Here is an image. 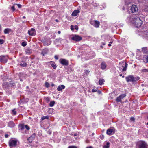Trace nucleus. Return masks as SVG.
<instances>
[{
    "label": "nucleus",
    "instance_id": "f257e3e1",
    "mask_svg": "<svg viewBox=\"0 0 148 148\" xmlns=\"http://www.w3.org/2000/svg\"><path fill=\"white\" fill-rule=\"evenodd\" d=\"M133 23L134 24L136 27H140L143 23L142 20L138 17H135L133 19Z\"/></svg>",
    "mask_w": 148,
    "mask_h": 148
},
{
    "label": "nucleus",
    "instance_id": "f03ea898",
    "mask_svg": "<svg viewBox=\"0 0 148 148\" xmlns=\"http://www.w3.org/2000/svg\"><path fill=\"white\" fill-rule=\"evenodd\" d=\"M139 79V77H135L132 75H129L126 77V81L127 82H132V83H135V82Z\"/></svg>",
    "mask_w": 148,
    "mask_h": 148
},
{
    "label": "nucleus",
    "instance_id": "7ed1b4c3",
    "mask_svg": "<svg viewBox=\"0 0 148 148\" xmlns=\"http://www.w3.org/2000/svg\"><path fill=\"white\" fill-rule=\"evenodd\" d=\"M137 148H148L147 145L144 141L139 142L137 145Z\"/></svg>",
    "mask_w": 148,
    "mask_h": 148
},
{
    "label": "nucleus",
    "instance_id": "20e7f679",
    "mask_svg": "<svg viewBox=\"0 0 148 148\" xmlns=\"http://www.w3.org/2000/svg\"><path fill=\"white\" fill-rule=\"evenodd\" d=\"M125 67H124V64H125V63L124 62H120L119 63V68H120L122 69V68L123 67V69L122 70V71H126L127 69V66H128V64L126 62H125Z\"/></svg>",
    "mask_w": 148,
    "mask_h": 148
},
{
    "label": "nucleus",
    "instance_id": "39448f33",
    "mask_svg": "<svg viewBox=\"0 0 148 148\" xmlns=\"http://www.w3.org/2000/svg\"><path fill=\"white\" fill-rule=\"evenodd\" d=\"M71 39L75 41H79L82 39V38L79 35H75L71 37Z\"/></svg>",
    "mask_w": 148,
    "mask_h": 148
},
{
    "label": "nucleus",
    "instance_id": "423d86ee",
    "mask_svg": "<svg viewBox=\"0 0 148 148\" xmlns=\"http://www.w3.org/2000/svg\"><path fill=\"white\" fill-rule=\"evenodd\" d=\"M7 56H0V62L3 63H5L7 62Z\"/></svg>",
    "mask_w": 148,
    "mask_h": 148
},
{
    "label": "nucleus",
    "instance_id": "0eeeda50",
    "mask_svg": "<svg viewBox=\"0 0 148 148\" xmlns=\"http://www.w3.org/2000/svg\"><path fill=\"white\" fill-rule=\"evenodd\" d=\"M115 133V129L113 128H110L107 131V134L108 135H111Z\"/></svg>",
    "mask_w": 148,
    "mask_h": 148
},
{
    "label": "nucleus",
    "instance_id": "6e6552de",
    "mask_svg": "<svg viewBox=\"0 0 148 148\" xmlns=\"http://www.w3.org/2000/svg\"><path fill=\"white\" fill-rule=\"evenodd\" d=\"M17 141L16 140H10L9 142V145L10 147H15L17 144Z\"/></svg>",
    "mask_w": 148,
    "mask_h": 148
},
{
    "label": "nucleus",
    "instance_id": "1a4fd4ad",
    "mask_svg": "<svg viewBox=\"0 0 148 148\" xmlns=\"http://www.w3.org/2000/svg\"><path fill=\"white\" fill-rule=\"evenodd\" d=\"M130 10L131 12L132 13H134L136 11H138V8L136 6L134 5H132Z\"/></svg>",
    "mask_w": 148,
    "mask_h": 148
},
{
    "label": "nucleus",
    "instance_id": "9d476101",
    "mask_svg": "<svg viewBox=\"0 0 148 148\" xmlns=\"http://www.w3.org/2000/svg\"><path fill=\"white\" fill-rule=\"evenodd\" d=\"M126 95L125 94H123L120 95L119 97H117L116 99V101L117 102H121V100L123 98H124L126 96Z\"/></svg>",
    "mask_w": 148,
    "mask_h": 148
},
{
    "label": "nucleus",
    "instance_id": "9b49d317",
    "mask_svg": "<svg viewBox=\"0 0 148 148\" xmlns=\"http://www.w3.org/2000/svg\"><path fill=\"white\" fill-rule=\"evenodd\" d=\"M60 63L64 65H67L68 64V61L64 59H61L60 60Z\"/></svg>",
    "mask_w": 148,
    "mask_h": 148
},
{
    "label": "nucleus",
    "instance_id": "f8f14e48",
    "mask_svg": "<svg viewBox=\"0 0 148 148\" xmlns=\"http://www.w3.org/2000/svg\"><path fill=\"white\" fill-rule=\"evenodd\" d=\"M29 34L31 36H34L35 35V29L34 28H32L31 30L28 31Z\"/></svg>",
    "mask_w": 148,
    "mask_h": 148
},
{
    "label": "nucleus",
    "instance_id": "ddd939ff",
    "mask_svg": "<svg viewBox=\"0 0 148 148\" xmlns=\"http://www.w3.org/2000/svg\"><path fill=\"white\" fill-rule=\"evenodd\" d=\"M35 136V134L33 133L31 136L27 140L30 142H31L32 141V140L34 139Z\"/></svg>",
    "mask_w": 148,
    "mask_h": 148
},
{
    "label": "nucleus",
    "instance_id": "4468645a",
    "mask_svg": "<svg viewBox=\"0 0 148 148\" xmlns=\"http://www.w3.org/2000/svg\"><path fill=\"white\" fill-rule=\"evenodd\" d=\"M8 125L10 127L12 128L14 127L15 125L13 121H11L8 123Z\"/></svg>",
    "mask_w": 148,
    "mask_h": 148
},
{
    "label": "nucleus",
    "instance_id": "2eb2a0df",
    "mask_svg": "<svg viewBox=\"0 0 148 148\" xmlns=\"http://www.w3.org/2000/svg\"><path fill=\"white\" fill-rule=\"evenodd\" d=\"M101 68L102 70H104L106 69V64L104 62H102L101 64Z\"/></svg>",
    "mask_w": 148,
    "mask_h": 148
},
{
    "label": "nucleus",
    "instance_id": "dca6fc26",
    "mask_svg": "<svg viewBox=\"0 0 148 148\" xmlns=\"http://www.w3.org/2000/svg\"><path fill=\"white\" fill-rule=\"evenodd\" d=\"M79 12V11L78 10H74L72 13V15L73 16H76L78 13Z\"/></svg>",
    "mask_w": 148,
    "mask_h": 148
},
{
    "label": "nucleus",
    "instance_id": "f3484780",
    "mask_svg": "<svg viewBox=\"0 0 148 148\" xmlns=\"http://www.w3.org/2000/svg\"><path fill=\"white\" fill-rule=\"evenodd\" d=\"M48 51V49H47L45 48L42 50L41 53L44 56L45 54H47Z\"/></svg>",
    "mask_w": 148,
    "mask_h": 148
},
{
    "label": "nucleus",
    "instance_id": "a211bd4d",
    "mask_svg": "<svg viewBox=\"0 0 148 148\" xmlns=\"http://www.w3.org/2000/svg\"><path fill=\"white\" fill-rule=\"evenodd\" d=\"M65 88V86L64 85H61L60 86H59L57 88V90L58 91H62V89H64Z\"/></svg>",
    "mask_w": 148,
    "mask_h": 148
},
{
    "label": "nucleus",
    "instance_id": "6ab92c4d",
    "mask_svg": "<svg viewBox=\"0 0 148 148\" xmlns=\"http://www.w3.org/2000/svg\"><path fill=\"white\" fill-rule=\"evenodd\" d=\"M100 23L97 21H95L94 26L96 27H98L99 26Z\"/></svg>",
    "mask_w": 148,
    "mask_h": 148
},
{
    "label": "nucleus",
    "instance_id": "aec40b11",
    "mask_svg": "<svg viewBox=\"0 0 148 148\" xmlns=\"http://www.w3.org/2000/svg\"><path fill=\"white\" fill-rule=\"evenodd\" d=\"M25 128L27 130H28L29 129V127L27 125H22L21 126V130H22Z\"/></svg>",
    "mask_w": 148,
    "mask_h": 148
},
{
    "label": "nucleus",
    "instance_id": "412c9836",
    "mask_svg": "<svg viewBox=\"0 0 148 148\" xmlns=\"http://www.w3.org/2000/svg\"><path fill=\"white\" fill-rule=\"evenodd\" d=\"M51 66L53 67L54 69H56L57 67V66L56 64H54V62L52 61H50V62Z\"/></svg>",
    "mask_w": 148,
    "mask_h": 148
},
{
    "label": "nucleus",
    "instance_id": "4be33fe9",
    "mask_svg": "<svg viewBox=\"0 0 148 148\" xmlns=\"http://www.w3.org/2000/svg\"><path fill=\"white\" fill-rule=\"evenodd\" d=\"M11 29L9 28H6L4 30V33L5 34H8L9 32H11Z\"/></svg>",
    "mask_w": 148,
    "mask_h": 148
},
{
    "label": "nucleus",
    "instance_id": "5701e85b",
    "mask_svg": "<svg viewBox=\"0 0 148 148\" xmlns=\"http://www.w3.org/2000/svg\"><path fill=\"white\" fill-rule=\"evenodd\" d=\"M110 143L109 142H107L106 143V145H105L103 146L104 148H109L110 147Z\"/></svg>",
    "mask_w": 148,
    "mask_h": 148
},
{
    "label": "nucleus",
    "instance_id": "b1692460",
    "mask_svg": "<svg viewBox=\"0 0 148 148\" xmlns=\"http://www.w3.org/2000/svg\"><path fill=\"white\" fill-rule=\"evenodd\" d=\"M104 82V80L103 79H102L99 80V83L100 85H102Z\"/></svg>",
    "mask_w": 148,
    "mask_h": 148
},
{
    "label": "nucleus",
    "instance_id": "393cba45",
    "mask_svg": "<svg viewBox=\"0 0 148 148\" xmlns=\"http://www.w3.org/2000/svg\"><path fill=\"white\" fill-rule=\"evenodd\" d=\"M55 103V102L54 101H51L49 103V105L51 107L53 106Z\"/></svg>",
    "mask_w": 148,
    "mask_h": 148
},
{
    "label": "nucleus",
    "instance_id": "a878e982",
    "mask_svg": "<svg viewBox=\"0 0 148 148\" xmlns=\"http://www.w3.org/2000/svg\"><path fill=\"white\" fill-rule=\"evenodd\" d=\"M22 63H21L20 64V65L21 66L23 67H25V66H26L27 65V64H26V63H24L23 62Z\"/></svg>",
    "mask_w": 148,
    "mask_h": 148
},
{
    "label": "nucleus",
    "instance_id": "bb28decb",
    "mask_svg": "<svg viewBox=\"0 0 148 148\" xmlns=\"http://www.w3.org/2000/svg\"><path fill=\"white\" fill-rule=\"evenodd\" d=\"M26 53L27 54H30L32 52L30 49H28L26 50Z\"/></svg>",
    "mask_w": 148,
    "mask_h": 148
},
{
    "label": "nucleus",
    "instance_id": "cd10ccee",
    "mask_svg": "<svg viewBox=\"0 0 148 148\" xmlns=\"http://www.w3.org/2000/svg\"><path fill=\"white\" fill-rule=\"evenodd\" d=\"M15 109H14L12 110V113L14 115H15L16 113V112L15 110Z\"/></svg>",
    "mask_w": 148,
    "mask_h": 148
},
{
    "label": "nucleus",
    "instance_id": "c85d7f7f",
    "mask_svg": "<svg viewBox=\"0 0 148 148\" xmlns=\"http://www.w3.org/2000/svg\"><path fill=\"white\" fill-rule=\"evenodd\" d=\"M141 71L143 72H148V69H143Z\"/></svg>",
    "mask_w": 148,
    "mask_h": 148
},
{
    "label": "nucleus",
    "instance_id": "c756f323",
    "mask_svg": "<svg viewBox=\"0 0 148 148\" xmlns=\"http://www.w3.org/2000/svg\"><path fill=\"white\" fill-rule=\"evenodd\" d=\"M89 72H90V71H89L88 70H85V72L84 73V75L86 74V75H87L89 73Z\"/></svg>",
    "mask_w": 148,
    "mask_h": 148
},
{
    "label": "nucleus",
    "instance_id": "7c9ffc66",
    "mask_svg": "<svg viewBox=\"0 0 148 148\" xmlns=\"http://www.w3.org/2000/svg\"><path fill=\"white\" fill-rule=\"evenodd\" d=\"M48 116H43L42 117L41 119L43 120L45 119H48Z\"/></svg>",
    "mask_w": 148,
    "mask_h": 148
},
{
    "label": "nucleus",
    "instance_id": "2f4dec72",
    "mask_svg": "<svg viewBox=\"0 0 148 148\" xmlns=\"http://www.w3.org/2000/svg\"><path fill=\"white\" fill-rule=\"evenodd\" d=\"M142 49V51H143L144 52V53H146L147 51H146V49H147V48H145V47H144V48H143Z\"/></svg>",
    "mask_w": 148,
    "mask_h": 148
},
{
    "label": "nucleus",
    "instance_id": "473e14b6",
    "mask_svg": "<svg viewBox=\"0 0 148 148\" xmlns=\"http://www.w3.org/2000/svg\"><path fill=\"white\" fill-rule=\"evenodd\" d=\"M27 45L26 43L25 42H23L22 43L21 45L23 46H25Z\"/></svg>",
    "mask_w": 148,
    "mask_h": 148
},
{
    "label": "nucleus",
    "instance_id": "72a5a7b5",
    "mask_svg": "<svg viewBox=\"0 0 148 148\" xmlns=\"http://www.w3.org/2000/svg\"><path fill=\"white\" fill-rule=\"evenodd\" d=\"M45 85L46 87H48L49 86V84L47 82H46L45 83Z\"/></svg>",
    "mask_w": 148,
    "mask_h": 148
},
{
    "label": "nucleus",
    "instance_id": "f704fd0d",
    "mask_svg": "<svg viewBox=\"0 0 148 148\" xmlns=\"http://www.w3.org/2000/svg\"><path fill=\"white\" fill-rule=\"evenodd\" d=\"M145 56V57H144V58L146 60L147 62L148 63V55L147 56Z\"/></svg>",
    "mask_w": 148,
    "mask_h": 148
},
{
    "label": "nucleus",
    "instance_id": "c9c22d12",
    "mask_svg": "<svg viewBox=\"0 0 148 148\" xmlns=\"http://www.w3.org/2000/svg\"><path fill=\"white\" fill-rule=\"evenodd\" d=\"M11 9L13 11H14L15 10V9L14 6H13L11 7Z\"/></svg>",
    "mask_w": 148,
    "mask_h": 148
},
{
    "label": "nucleus",
    "instance_id": "e433bc0d",
    "mask_svg": "<svg viewBox=\"0 0 148 148\" xmlns=\"http://www.w3.org/2000/svg\"><path fill=\"white\" fill-rule=\"evenodd\" d=\"M68 148H77L76 146H69L68 147Z\"/></svg>",
    "mask_w": 148,
    "mask_h": 148
},
{
    "label": "nucleus",
    "instance_id": "4c0bfd02",
    "mask_svg": "<svg viewBox=\"0 0 148 148\" xmlns=\"http://www.w3.org/2000/svg\"><path fill=\"white\" fill-rule=\"evenodd\" d=\"M4 41L3 39H0V44H2L3 43Z\"/></svg>",
    "mask_w": 148,
    "mask_h": 148
},
{
    "label": "nucleus",
    "instance_id": "58836bf2",
    "mask_svg": "<svg viewBox=\"0 0 148 148\" xmlns=\"http://www.w3.org/2000/svg\"><path fill=\"white\" fill-rule=\"evenodd\" d=\"M74 26L73 25H71V29L72 30H74Z\"/></svg>",
    "mask_w": 148,
    "mask_h": 148
},
{
    "label": "nucleus",
    "instance_id": "ea45409f",
    "mask_svg": "<svg viewBox=\"0 0 148 148\" xmlns=\"http://www.w3.org/2000/svg\"><path fill=\"white\" fill-rule=\"evenodd\" d=\"M16 5L18 6L19 8H21V5L20 4H14V5Z\"/></svg>",
    "mask_w": 148,
    "mask_h": 148
},
{
    "label": "nucleus",
    "instance_id": "a19ab883",
    "mask_svg": "<svg viewBox=\"0 0 148 148\" xmlns=\"http://www.w3.org/2000/svg\"><path fill=\"white\" fill-rule=\"evenodd\" d=\"M130 120L131 121H132L133 122H134L135 121V118L134 117H131L130 118Z\"/></svg>",
    "mask_w": 148,
    "mask_h": 148
},
{
    "label": "nucleus",
    "instance_id": "79ce46f5",
    "mask_svg": "<svg viewBox=\"0 0 148 148\" xmlns=\"http://www.w3.org/2000/svg\"><path fill=\"white\" fill-rule=\"evenodd\" d=\"M54 58L56 60H58L59 58L58 56L57 55H55L54 56Z\"/></svg>",
    "mask_w": 148,
    "mask_h": 148
},
{
    "label": "nucleus",
    "instance_id": "37998d69",
    "mask_svg": "<svg viewBox=\"0 0 148 148\" xmlns=\"http://www.w3.org/2000/svg\"><path fill=\"white\" fill-rule=\"evenodd\" d=\"M75 29L76 30H78V27L77 25H75L74 26Z\"/></svg>",
    "mask_w": 148,
    "mask_h": 148
},
{
    "label": "nucleus",
    "instance_id": "c03bdc74",
    "mask_svg": "<svg viewBox=\"0 0 148 148\" xmlns=\"http://www.w3.org/2000/svg\"><path fill=\"white\" fill-rule=\"evenodd\" d=\"M97 90L96 89H93L92 90V92H95L97 91Z\"/></svg>",
    "mask_w": 148,
    "mask_h": 148
},
{
    "label": "nucleus",
    "instance_id": "a18cd8bd",
    "mask_svg": "<svg viewBox=\"0 0 148 148\" xmlns=\"http://www.w3.org/2000/svg\"><path fill=\"white\" fill-rule=\"evenodd\" d=\"M46 100L47 101H50V98L49 97H47L46 98Z\"/></svg>",
    "mask_w": 148,
    "mask_h": 148
},
{
    "label": "nucleus",
    "instance_id": "49530a36",
    "mask_svg": "<svg viewBox=\"0 0 148 148\" xmlns=\"http://www.w3.org/2000/svg\"><path fill=\"white\" fill-rule=\"evenodd\" d=\"M86 148H93V147L91 146H89L87 147H86Z\"/></svg>",
    "mask_w": 148,
    "mask_h": 148
},
{
    "label": "nucleus",
    "instance_id": "de8ad7c7",
    "mask_svg": "<svg viewBox=\"0 0 148 148\" xmlns=\"http://www.w3.org/2000/svg\"><path fill=\"white\" fill-rule=\"evenodd\" d=\"M8 134H5V137L6 138H8Z\"/></svg>",
    "mask_w": 148,
    "mask_h": 148
},
{
    "label": "nucleus",
    "instance_id": "09e8293b",
    "mask_svg": "<svg viewBox=\"0 0 148 148\" xmlns=\"http://www.w3.org/2000/svg\"><path fill=\"white\" fill-rule=\"evenodd\" d=\"M7 83H6V82H4V83L3 84H4V85H7V86H8L9 85V84H7Z\"/></svg>",
    "mask_w": 148,
    "mask_h": 148
},
{
    "label": "nucleus",
    "instance_id": "8fccbe9b",
    "mask_svg": "<svg viewBox=\"0 0 148 148\" xmlns=\"http://www.w3.org/2000/svg\"><path fill=\"white\" fill-rule=\"evenodd\" d=\"M97 92L99 94H100L101 93V91H97Z\"/></svg>",
    "mask_w": 148,
    "mask_h": 148
},
{
    "label": "nucleus",
    "instance_id": "3c124183",
    "mask_svg": "<svg viewBox=\"0 0 148 148\" xmlns=\"http://www.w3.org/2000/svg\"><path fill=\"white\" fill-rule=\"evenodd\" d=\"M58 33L59 34H60L61 33V32L60 31H58Z\"/></svg>",
    "mask_w": 148,
    "mask_h": 148
},
{
    "label": "nucleus",
    "instance_id": "603ef678",
    "mask_svg": "<svg viewBox=\"0 0 148 148\" xmlns=\"http://www.w3.org/2000/svg\"><path fill=\"white\" fill-rule=\"evenodd\" d=\"M108 46L109 47H110L111 46V45L110 44H109L108 45Z\"/></svg>",
    "mask_w": 148,
    "mask_h": 148
},
{
    "label": "nucleus",
    "instance_id": "864d4df0",
    "mask_svg": "<svg viewBox=\"0 0 148 148\" xmlns=\"http://www.w3.org/2000/svg\"><path fill=\"white\" fill-rule=\"evenodd\" d=\"M52 86H54V84H52L51 85Z\"/></svg>",
    "mask_w": 148,
    "mask_h": 148
},
{
    "label": "nucleus",
    "instance_id": "5fc2aeb1",
    "mask_svg": "<svg viewBox=\"0 0 148 148\" xmlns=\"http://www.w3.org/2000/svg\"><path fill=\"white\" fill-rule=\"evenodd\" d=\"M56 21L57 22H58V19H56Z\"/></svg>",
    "mask_w": 148,
    "mask_h": 148
},
{
    "label": "nucleus",
    "instance_id": "6e6d98bb",
    "mask_svg": "<svg viewBox=\"0 0 148 148\" xmlns=\"http://www.w3.org/2000/svg\"><path fill=\"white\" fill-rule=\"evenodd\" d=\"M23 18H25V16H23Z\"/></svg>",
    "mask_w": 148,
    "mask_h": 148
},
{
    "label": "nucleus",
    "instance_id": "4d7b16f0",
    "mask_svg": "<svg viewBox=\"0 0 148 148\" xmlns=\"http://www.w3.org/2000/svg\"><path fill=\"white\" fill-rule=\"evenodd\" d=\"M112 42H113V41H111V42H110V43H112Z\"/></svg>",
    "mask_w": 148,
    "mask_h": 148
},
{
    "label": "nucleus",
    "instance_id": "13d9d810",
    "mask_svg": "<svg viewBox=\"0 0 148 148\" xmlns=\"http://www.w3.org/2000/svg\"><path fill=\"white\" fill-rule=\"evenodd\" d=\"M122 74H120V76H122Z\"/></svg>",
    "mask_w": 148,
    "mask_h": 148
},
{
    "label": "nucleus",
    "instance_id": "bf43d9fd",
    "mask_svg": "<svg viewBox=\"0 0 148 148\" xmlns=\"http://www.w3.org/2000/svg\"><path fill=\"white\" fill-rule=\"evenodd\" d=\"M124 76H122V77L123 78H124Z\"/></svg>",
    "mask_w": 148,
    "mask_h": 148
},
{
    "label": "nucleus",
    "instance_id": "052dcab7",
    "mask_svg": "<svg viewBox=\"0 0 148 148\" xmlns=\"http://www.w3.org/2000/svg\"><path fill=\"white\" fill-rule=\"evenodd\" d=\"M147 124L148 125V122H147Z\"/></svg>",
    "mask_w": 148,
    "mask_h": 148
},
{
    "label": "nucleus",
    "instance_id": "680f3d73",
    "mask_svg": "<svg viewBox=\"0 0 148 148\" xmlns=\"http://www.w3.org/2000/svg\"><path fill=\"white\" fill-rule=\"evenodd\" d=\"M103 45H105V44H103Z\"/></svg>",
    "mask_w": 148,
    "mask_h": 148
},
{
    "label": "nucleus",
    "instance_id": "e2e57ef3",
    "mask_svg": "<svg viewBox=\"0 0 148 148\" xmlns=\"http://www.w3.org/2000/svg\"><path fill=\"white\" fill-rule=\"evenodd\" d=\"M75 136H76V134H75Z\"/></svg>",
    "mask_w": 148,
    "mask_h": 148
}]
</instances>
